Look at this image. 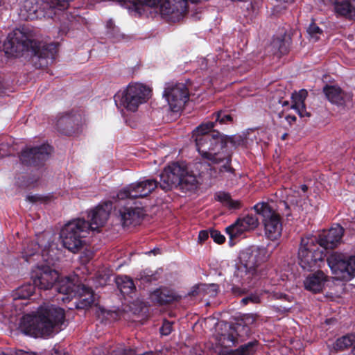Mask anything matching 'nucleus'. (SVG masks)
<instances>
[{
	"label": "nucleus",
	"mask_w": 355,
	"mask_h": 355,
	"mask_svg": "<svg viewBox=\"0 0 355 355\" xmlns=\"http://www.w3.org/2000/svg\"><path fill=\"white\" fill-rule=\"evenodd\" d=\"M214 126V122L202 123L193 130V137L197 150L203 159L212 164L223 163L218 171L216 168L211 167L209 164L200 162L196 164V169L200 171L204 168L209 177L216 178L219 175L224 177L225 173L232 175L233 173L230 166L233 144L230 137L221 135L218 131H211Z\"/></svg>",
	"instance_id": "nucleus-1"
},
{
	"label": "nucleus",
	"mask_w": 355,
	"mask_h": 355,
	"mask_svg": "<svg viewBox=\"0 0 355 355\" xmlns=\"http://www.w3.org/2000/svg\"><path fill=\"white\" fill-rule=\"evenodd\" d=\"M64 320V312L53 305L41 306L36 314L23 316L19 324L20 331L34 338H46L61 329Z\"/></svg>",
	"instance_id": "nucleus-2"
},
{
	"label": "nucleus",
	"mask_w": 355,
	"mask_h": 355,
	"mask_svg": "<svg viewBox=\"0 0 355 355\" xmlns=\"http://www.w3.org/2000/svg\"><path fill=\"white\" fill-rule=\"evenodd\" d=\"M61 251L54 243L45 246L42 252L43 263H40L33 269L31 278L35 286L48 290L52 288L58 279V272L51 268L58 261Z\"/></svg>",
	"instance_id": "nucleus-3"
},
{
	"label": "nucleus",
	"mask_w": 355,
	"mask_h": 355,
	"mask_svg": "<svg viewBox=\"0 0 355 355\" xmlns=\"http://www.w3.org/2000/svg\"><path fill=\"white\" fill-rule=\"evenodd\" d=\"M52 45L41 46L40 44L33 39L32 33L24 28L15 29L10 33L3 46V51L8 55L18 56L24 51L31 50L38 57H47L45 53H40V49L47 50Z\"/></svg>",
	"instance_id": "nucleus-4"
},
{
	"label": "nucleus",
	"mask_w": 355,
	"mask_h": 355,
	"mask_svg": "<svg viewBox=\"0 0 355 355\" xmlns=\"http://www.w3.org/2000/svg\"><path fill=\"white\" fill-rule=\"evenodd\" d=\"M76 277H64L58 275V279L54 284L59 293L65 295L66 297H58L57 300L63 302L70 301L73 296H79V300L76 302L77 309H86L90 306L94 302V296L92 291L83 284L76 285Z\"/></svg>",
	"instance_id": "nucleus-5"
},
{
	"label": "nucleus",
	"mask_w": 355,
	"mask_h": 355,
	"mask_svg": "<svg viewBox=\"0 0 355 355\" xmlns=\"http://www.w3.org/2000/svg\"><path fill=\"white\" fill-rule=\"evenodd\" d=\"M150 92V89L141 83H130L115 94V104L119 108L135 112L141 104L146 102Z\"/></svg>",
	"instance_id": "nucleus-6"
},
{
	"label": "nucleus",
	"mask_w": 355,
	"mask_h": 355,
	"mask_svg": "<svg viewBox=\"0 0 355 355\" xmlns=\"http://www.w3.org/2000/svg\"><path fill=\"white\" fill-rule=\"evenodd\" d=\"M89 232L88 222L85 219L77 218L69 221L60 233L63 246L73 253L78 252L84 245L83 239Z\"/></svg>",
	"instance_id": "nucleus-7"
},
{
	"label": "nucleus",
	"mask_w": 355,
	"mask_h": 355,
	"mask_svg": "<svg viewBox=\"0 0 355 355\" xmlns=\"http://www.w3.org/2000/svg\"><path fill=\"white\" fill-rule=\"evenodd\" d=\"M316 236L303 237L298 251L299 264L304 270H312L324 263V251L317 243Z\"/></svg>",
	"instance_id": "nucleus-8"
},
{
	"label": "nucleus",
	"mask_w": 355,
	"mask_h": 355,
	"mask_svg": "<svg viewBox=\"0 0 355 355\" xmlns=\"http://www.w3.org/2000/svg\"><path fill=\"white\" fill-rule=\"evenodd\" d=\"M254 209L261 216L266 236L272 241L278 239L282 233V222L272 204L261 202L254 206Z\"/></svg>",
	"instance_id": "nucleus-9"
},
{
	"label": "nucleus",
	"mask_w": 355,
	"mask_h": 355,
	"mask_svg": "<svg viewBox=\"0 0 355 355\" xmlns=\"http://www.w3.org/2000/svg\"><path fill=\"white\" fill-rule=\"evenodd\" d=\"M327 263L336 279L349 281L355 277V256L335 252L327 258Z\"/></svg>",
	"instance_id": "nucleus-10"
},
{
	"label": "nucleus",
	"mask_w": 355,
	"mask_h": 355,
	"mask_svg": "<svg viewBox=\"0 0 355 355\" xmlns=\"http://www.w3.org/2000/svg\"><path fill=\"white\" fill-rule=\"evenodd\" d=\"M47 0H43L40 6L36 0H24L21 3L19 15L23 20H34L42 17L52 18L57 14L58 7L46 5Z\"/></svg>",
	"instance_id": "nucleus-11"
},
{
	"label": "nucleus",
	"mask_w": 355,
	"mask_h": 355,
	"mask_svg": "<svg viewBox=\"0 0 355 355\" xmlns=\"http://www.w3.org/2000/svg\"><path fill=\"white\" fill-rule=\"evenodd\" d=\"M163 96L168 104L169 109L178 112L182 110L189 99V92L184 83H169L165 86Z\"/></svg>",
	"instance_id": "nucleus-12"
},
{
	"label": "nucleus",
	"mask_w": 355,
	"mask_h": 355,
	"mask_svg": "<svg viewBox=\"0 0 355 355\" xmlns=\"http://www.w3.org/2000/svg\"><path fill=\"white\" fill-rule=\"evenodd\" d=\"M157 186V182L153 179L140 180L121 189L117 193V198L124 200L144 198L149 195Z\"/></svg>",
	"instance_id": "nucleus-13"
},
{
	"label": "nucleus",
	"mask_w": 355,
	"mask_h": 355,
	"mask_svg": "<svg viewBox=\"0 0 355 355\" xmlns=\"http://www.w3.org/2000/svg\"><path fill=\"white\" fill-rule=\"evenodd\" d=\"M269 257L268 250L264 247L252 246L240 252L239 259L241 263L259 272V266Z\"/></svg>",
	"instance_id": "nucleus-14"
},
{
	"label": "nucleus",
	"mask_w": 355,
	"mask_h": 355,
	"mask_svg": "<svg viewBox=\"0 0 355 355\" xmlns=\"http://www.w3.org/2000/svg\"><path fill=\"white\" fill-rule=\"evenodd\" d=\"M258 225L257 217L248 214L239 218L234 223L227 227L225 231L230 237V242H232L234 239L241 236L245 232L254 230Z\"/></svg>",
	"instance_id": "nucleus-15"
},
{
	"label": "nucleus",
	"mask_w": 355,
	"mask_h": 355,
	"mask_svg": "<svg viewBox=\"0 0 355 355\" xmlns=\"http://www.w3.org/2000/svg\"><path fill=\"white\" fill-rule=\"evenodd\" d=\"M185 166L178 163H173L166 167L160 174L159 187L165 191L181 183L182 175L184 174Z\"/></svg>",
	"instance_id": "nucleus-16"
},
{
	"label": "nucleus",
	"mask_w": 355,
	"mask_h": 355,
	"mask_svg": "<svg viewBox=\"0 0 355 355\" xmlns=\"http://www.w3.org/2000/svg\"><path fill=\"white\" fill-rule=\"evenodd\" d=\"M217 327L225 331V332L218 333L216 335L218 345L224 348V350L219 349L218 352H228V348L234 346L236 343L237 336H239L238 331L243 326L241 324H237L236 327H231L226 323L218 322Z\"/></svg>",
	"instance_id": "nucleus-17"
},
{
	"label": "nucleus",
	"mask_w": 355,
	"mask_h": 355,
	"mask_svg": "<svg viewBox=\"0 0 355 355\" xmlns=\"http://www.w3.org/2000/svg\"><path fill=\"white\" fill-rule=\"evenodd\" d=\"M52 153L49 145L44 144L33 148H27L21 153L20 159L22 162L29 165H37L48 159Z\"/></svg>",
	"instance_id": "nucleus-18"
},
{
	"label": "nucleus",
	"mask_w": 355,
	"mask_h": 355,
	"mask_svg": "<svg viewBox=\"0 0 355 355\" xmlns=\"http://www.w3.org/2000/svg\"><path fill=\"white\" fill-rule=\"evenodd\" d=\"M343 233V228L339 225H336L327 231L324 230L318 236H316L317 243L319 247L324 249H333L341 242Z\"/></svg>",
	"instance_id": "nucleus-19"
},
{
	"label": "nucleus",
	"mask_w": 355,
	"mask_h": 355,
	"mask_svg": "<svg viewBox=\"0 0 355 355\" xmlns=\"http://www.w3.org/2000/svg\"><path fill=\"white\" fill-rule=\"evenodd\" d=\"M111 209V203L107 202L103 205H98L89 211L88 214V218L90 220V223H88L89 232H98L105 224Z\"/></svg>",
	"instance_id": "nucleus-20"
},
{
	"label": "nucleus",
	"mask_w": 355,
	"mask_h": 355,
	"mask_svg": "<svg viewBox=\"0 0 355 355\" xmlns=\"http://www.w3.org/2000/svg\"><path fill=\"white\" fill-rule=\"evenodd\" d=\"M143 215V210L139 207H122L118 211V216L124 227L137 225Z\"/></svg>",
	"instance_id": "nucleus-21"
},
{
	"label": "nucleus",
	"mask_w": 355,
	"mask_h": 355,
	"mask_svg": "<svg viewBox=\"0 0 355 355\" xmlns=\"http://www.w3.org/2000/svg\"><path fill=\"white\" fill-rule=\"evenodd\" d=\"M259 276V272H256L254 269L250 268L240 262L236 265L232 282L233 284H248L253 279L258 278Z\"/></svg>",
	"instance_id": "nucleus-22"
},
{
	"label": "nucleus",
	"mask_w": 355,
	"mask_h": 355,
	"mask_svg": "<svg viewBox=\"0 0 355 355\" xmlns=\"http://www.w3.org/2000/svg\"><path fill=\"white\" fill-rule=\"evenodd\" d=\"M307 96V91L301 89L298 92H295L291 96V108L295 110L300 117H309L310 113L306 110L304 101Z\"/></svg>",
	"instance_id": "nucleus-23"
},
{
	"label": "nucleus",
	"mask_w": 355,
	"mask_h": 355,
	"mask_svg": "<svg viewBox=\"0 0 355 355\" xmlns=\"http://www.w3.org/2000/svg\"><path fill=\"white\" fill-rule=\"evenodd\" d=\"M326 279L327 276L322 271L310 275L304 281L305 288L313 293L320 292L324 288Z\"/></svg>",
	"instance_id": "nucleus-24"
},
{
	"label": "nucleus",
	"mask_w": 355,
	"mask_h": 355,
	"mask_svg": "<svg viewBox=\"0 0 355 355\" xmlns=\"http://www.w3.org/2000/svg\"><path fill=\"white\" fill-rule=\"evenodd\" d=\"M205 174V172L201 170L197 175L193 172H189L185 168L184 174L182 175L181 183H180L179 185L182 189H185L187 191L196 189L199 184L200 177Z\"/></svg>",
	"instance_id": "nucleus-25"
},
{
	"label": "nucleus",
	"mask_w": 355,
	"mask_h": 355,
	"mask_svg": "<svg viewBox=\"0 0 355 355\" xmlns=\"http://www.w3.org/2000/svg\"><path fill=\"white\" fill-rule=\"evenodd\" d=\"M324 93L327 99L333 104L343 105L346 98L349 99L350 94H345L340 87L327 85L324 87Z\"/></svg>",
	"instance_id": "nucleus-26"
},
{
	"label": "nucleus",
	"mask_w": 355,
	"mask_h": 355,
	"mask_svg": "<svg viewBox=\"0 0 355 355\" xmlns=\"http://www.w3.org/2000/svg\"><path fill=\"white\" fill-rule=\"evenodd\" d=\"M334 3V8L337 13L341 15L347 16L350 18L355 17V2L352 3L348 0H332Z\"/></svg>",
	"instance_id": "nucleus-27"
},
{
	"label": "nucleus",
	"mask_w": 355,
	"mask_h": 355,
	"mask_svg": "<svg viewBox=\"0 0 355 355\" xmlns=\"http://www.w3.org/2000/svg\"><path fill=\"white\" fill-rule=\"evenodd\" d=\"M218 291V286L215 284H199L192 288L191 295H209L215 297Z\"/></svg>",
	"instance_id": "nucleus-28"
},
{
	"label": "nucleus",
	"mask_w": 355,
	"mask_h": 355,
	"mask_svg": "<svg viewBox=\"0 0 355 355\" xmlns=\"http://www.w3.org/2000/svg\"><path fill=\"white\" fill-rule=\"evenodd\" d=\"M150 299L158 304H164L173 301L175 295L168 288H159L150 294Z\"/></svg>",
	"instance_id": "nucleus-29"
},
{
	"label": "nucleus",
	"mask_w": 355,
	"mask_h": 355,
	"mask_svg": "<svg viewBox=\"0 0 355 355\" xmlns=\"http://www.w3.org/2000/svg\"><path fill=\"white\" fill-rule=\"evenodd\" d=\"M116 284L123 295L132 293L135 290V284L128 276H119L116 278Z\"/></svg>",
	"instance_id": "nucleus-30"
},
{
	"label": "nucleus",
	"mask_w": 355,
	"mask_h": 355,
	"mask_svg": "<svg viewBox=\"0 0 355 355\" xmlns=\"http://www.w3.org/2000/svg\"><path fill=\"white\" fill-rule=\"evenodd\" d=\"M349 347H352V352L355 355V334L344 336L337 339L335 343L336 349L343 350Z\"/></svg>",
	"instance_id": "nucleus-31"
},
{
	"label": "nucleus",
	"mask_w": 355,
	"mask_h": 355,
	"mask_svg": "<svg viewBox=\"0 0 355 355\" xmlns=\"http://www.w3.org/2000/svg\"><path fill=\"white\" fill-rule=\"evenodd\" d=\"M215 198L230 209H237L241 207L240 201L232 199L231 196L225 192L216 193Z\"/></svg>",
	"instance_id": "nucleus-32"
},
{
	"label": "nucleus",
	"mask_w": 355,
	"mask_h": 355,
	"mask_svg": "<svg viewBox=\"0 0 355 355\" xmlns=\"http://www.w3.org/2000/svg\"><path fill=\"white\" fill-rule=\"evenodd\" d=\"M35 285L26 284L19 287L13 295V299L15 300L19 299H28L35 292Z\"/></svg>",
	"instance_id": "nucleus-33"
},
{
	"label": "nucleus",
	"mask_w": 355,
	"mask_h": 355,
	"mask_svg": "<svg viewBox=\"0 0 355 355\" xmlns=\"http://www.w3.org/2000/svg\"><path fill=\"white\" fill-rule=\"evenodd\" d=\"M257 345V341L250 342L243 345L237 349V355H251L256 351Z\"/></svg>",
	"instance_id": "nucleus-34"
},
{
	"label": "nucleus",
	"mask_w": 355,
	"mask_h": 355,
	"mask_svg": "<svg viewBox=\"0 0 355 355\" xmlns=\"http://www.w3.org/2000/svg\"><path fill=\"white\" fill-rule=\"evenodd\" d=\"M307 33L310 39L313 42L318 41L320 35H322V31L315 23H311L307 28Z\"/></svg>",
	"instance_id": "nucleus-35"
},
{
	"label": "nucleus",
	"mask_w": 355,
	"mask_h": 355,
	"mask_svg": "<svg viewBox=\"0 0 355 355\" xmlns=\"http://www.w3.org/2000/svg\"><path fill=\"white\" fill-rule=\"evenodd\" d=\"M39 249L38 244L36 243L31 242L27 246V248L24 249L22 252L23 256L26 261H29L28 258L34 256Z\"/></svg>",
	"instance_id": "nucleus-36"
},
{
	"label": "nucleus",
	"mask_w": 355,
	"mask_h": 355,
	"mask_svg": "<svg viewBox=\"0 0 355 355\" xmlns=\"http://www.w3.org/2000/svg\"><path fill=\"white\" fill-rule=\"evenodd\" d=\"M272 45L274 48H277L275 53H279L280 55L284 54L287 52L288 46L286 45L284 41L281 39H275L273 40Z\"/></svg>",
	"instance_id": "nucleus-37"
},
{
	"label": "nucleus",
	"mask_w": 355,
	"mask_h": 355,
	"mask_svg": "<svg viewBox=\"0 0 355 355\" xmlns=\"http://www.w3.org/2000/svg\"><path fill=\"white\" fill-rule=\"evenodd\" d=\"M214 118L215 122H218L220 124H226L232 121V118L230 114L222 111L214 114Z\"/></svg>",
	"instance_id": "nucleus-38"
},
{
	"label": "nucleus",
	"mask_w": 355,
	"mask_h": 355,
	"mask_svg": "<svg viewBox=\"0 0 355 355\" xmlns=\"http://www.w3.org/2000/svg\"><path fill=\"white\" fill-rule=\"evenodd\" d=\"M210 235L213 240L217 243L220 244L225 241V236L218 230H211Z\"/></svg>",
	"instance_id": "nucleus-39"
},
{
	"label": "nucleus",
	"mask_w": 355,
	"mask_h": 355,
	"mask_svg": "<svg viewBox=\"0 0 355 355\" xmlns=\"http://www.w3.org/2000/svg\"><path fill=\"white\" fill-rule=\"evenodd\" d=\"M173 323L168 321H164L162 327L160 328V333L163 336H168L172 331Z\"/></svg>",
	"instance_id": "nucleus-40"
},
{
	"label": "nucleus",
	"mask_w": 355,
	"mask_h": 355,
	"mask_svg": "<svg viewBox=\"0 0 355 355\" xmlns=\"http://www.w3.org/2000/svg\"><path fill=\"white\" fill-rule=\"evenodd\" d=\"M138 279L144 282H151L156 279L153 274H150V271L144 270L139 274Z\"/></svg>",
	"instance_id": "nucleus-41"
},
{
	"label": "nucleus",
	"mask_w": 355,
	"mask_h": 355,
	"mask_svg": "<svg viewBox=\"0 0 355 355\" xmlns=\"http://www.w3.org/2000/svg\"><path fill=\"white\" fill-rule=\"evenodd\" d=\"M106 28L107 29V33L110 35H114L116 28L114 26V24L112 20H109L106 23Z\"/></svg>",
	"instance_id": "nucleus-42"
},
{
	"label": "nucleus",
	"mask_w": 355,
	"mask_h": 355,
	"mask_svg": "<svg viewBox=\"0 0 355 355\" xmlns=\"http://www.w3.org/2000/svg\"><path fill=\"white\" fill-rule=\"evenodd\" d=\"M246 299L249 301V302L252 303H259L260 297L257 294H251L250 295L246 297Z\"/></svg>",
	"instance_id": "nucleus-43"
},
{
	"label": "nucleus",
	"mask_w": 355,
	"mask_h": 355,
	"mask_svg": "<svg viewBox=\"0 0 355 355\" xmlns=\"http://www.w3.org/2000/svg\"><path fill=\"white\" fill-rule=\"evenodd\" d=\"M272 297L274 299H284L289 301V297L288 295L279 293H273L272 294Z\"/></svg>",
	"instance_id": "nucleus-44"
},
{
	"label": "nucleus",
	"mask_w": 355,
	"mask_h": 355,
	"mask_svg": "<svg viewBox=\"0 0 355 355\" xmlns=\"http://www.w3.org/2000/svg\"><path fill=\"white\" fill-rule=\"evenodd\" d=\"M209 237V233L207 231H200L198 235V239L200 241H205Z\"/></svg>",
	"instance_id": "nucleus-45"
},
{
	"label": "nucleus",
	"mask_w": 355,
	"mask_h": 355,
	"mask_svg": "<svg viewBox=\"0 0 355 355\" xmlns=\"http://www.w3.org/2000/svg\"><path fill=\"white\" fill-rule=\"evenodd\" d=\"M287 202H283L282 203V205H284L285 207V208H288V202H290L291 205H298L299 202L297 200H294L292 198H288L287 199Z\"/></svg>",
	"instance_id": "nucleus-46"
},
{
	"label": "nucleus",
	"mask_w": 355,
	"mask_h": 355,
	"mask_svg": "<svg viewBox=\"0 0 355 355\" xmlns=\"http://www.w3.org/2000/svg\"><path fill=\"white\" fill-rule=\"evenodd\" d=\"M51 355H68V354L62 351H59L58 349H53L52 350Z\"/></svg>",
	"instance_id": "nucleus-47"
},
{
	"label": "nucleus",
	"mask_w": 355,
	"mask_h": 355,
	"mask_svg": "<svg viewBox=\"0 0 355 355\" xmlns=\"http://www.w3.org/2000/svg\"><path fill=\"white\" fill-rule=\"evenodd\" d=\"M286 119L290 124H291L292 123H293L296 121V117L295 116L288 115L286 117Z\"/></svg>",
	"instance_id": "nucleus-48"
},
{
	"label": "nucleus",
	"mask_w": 355,
	"mask_h": 355,
	"mask_svg": "<svg viewBox=\"0 0 355 355\" xmlns=\"http://www.w3.org/2000/svg\"><path fill=\"white\" fill-rule=\"evenodd\" d=\"M159 249H154L153 250H150V251H148V252H146V254H149V255L151 254H153L155 255V254L159 253Z\"/></svg>",
	"instance_id": "nucleus-49"
},
{
	"label": "nucleus",
	"mask_w": 355,
	"mask_h": 355,
	"mask_svg": "<svg viewBox=\"0 0 355 355\" xmlns=\"http://www.w3.org/2000/svg\"><path fill=\"white\" fill-rule=\"evenodd\" d=\"M70 119H68V118H61L59 121H58V125H61L62 124H63L64 123H65L66 121H69Z\"/></svg>",
	"instance_id": "nucleus-50"
},
{
	"label": "nucleus",
	"mask_w": 355,
	"mask_h": 355,
	"mask_svg": "<svg viewBox=\"0 0 355 355\" xmlns=\"http://www.w3.org/2000/svg\"><path fill=\"white\" fill-rule=\"evenodd\" d=\"M38 198L37 196H28V199L30 200V201H32V202H35L37 200Z\"/></svg>",
	"instance_id": "nucleus-51"
},
{
	"label": "nucleus",
	"mask_w": 355,
	"mask_h": 355,
	"mask_svg": "<svg viewBox=\"0 0 355 355\" xmlns=\"http://www.w3.org/2000/svg\"><path fill=\"white\" fill-rule=\"evenodd\" d=\"M15 355H31V354L27 352L19 351V352H16Z\"/></svg>",
	"instance_id": "nucleus-52"
},
{
	"label": "nucleus",
	"mask_w": 355,
	"mask_h": 355,
	"mask_svg": "<svg viewBox=\"0 0 355 355\" xmlns=\"http://www.w3.org/2000/svg\"><path fill=\"white\" fill-rule=\"evenodd\" d=\"M241 303H243V304H247L248 303H249V301L248 300V299H246V297H244L241 300Z\"/></svg>",
	"instance_id": "nucleus-53"
},
{
	"label": "nucleus",
	"mask_w": 355,
	"mask_h": 355,
	"mask_svg": "<svg viewBox=\"0 0 355 355\" xmlns=\"http://www.w3.org/2000/svg\"><path fill=\"white\" fill-rule=\"evenodd\" d=\"M302 190L304 191V192H306V191L307 190V187L306 185H302Z\"/></svg>",
	"instance_id": "nucleus-54"
},
{
	"label": "nucleus",
	"mask_w": 355,
	"mask_h": 355,
	"mask_svg": "<svg viewBox=\"0 0 355 355\" xmlns=\"http://www.w3.org/2000/svg\"><path fill=\"white\" fill-rule=\"evenodd\" d=\"M288 104V103L287 101H284L283 103H282V106H286Z\"/></svg>",
	"instance_id": "nucleus-55"
},
{
	"label": "nucleus",
	"mask_w": 355,
	"mask_h": 355,
	"mask_svg": "<svg viewBox=\"0 0 355 355\" xmlns=\"http://www.w3.org/2000/svg\"><path fill=\"white\" fill-rule=\"evenodd\" d=\"M286 137V134H284L283 136H282V139H284Z\"/></svg>",
	"instance_id": "nucleus-56"
},
{
	"label": "nucleus",
	"mask_w": 355,
	"mask_h": 355,
	"mask_svg": "<svg viewBox=\"0 0 355 355\" xmlns=\"http://www.w3.org/2000/svg\"><path fill=\"white\" fill-rule=\"evenodd\" d=\"M247 319L250 320V317H248ZM251 320H252V321L253 320V319H252V318H251Z\"/></svg>",
	"instance_id": "nucleus-57"
},
{
	"label": "nucleus",
	"mask_w": 355,
	"mask_h": 355,
	"mask_svg": "<svg viewBox=\"0 0 355 355\" xmlns=\"http://www.w3.org/2000/svg\"><path fill=\"white\" fill-rule=\"evenodd\" d=\"M354 1L355 2V0H354Z\"/></svg>",
	"instance_id": "nucleus-58"
}]
</instances>
